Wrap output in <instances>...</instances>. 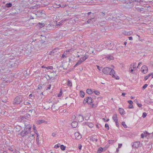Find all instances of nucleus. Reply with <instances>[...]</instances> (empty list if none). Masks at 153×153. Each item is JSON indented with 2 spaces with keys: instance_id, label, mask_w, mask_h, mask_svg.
<instances>
[{
  "instance_id": "f257e3e1",
  "label": "nucleus",
  "mask_w": 153,
  "mask_h": 153,
  "mask_svg": "<svg viewBox=\"0 0 153 153\" xmlns=\"http://www.w3.org/2000/svg\"><path fill=\"white\" fill-rule=\"evenodd\" d=\"M102 72L105 74L107 75H113L114 76V71L112 69L109 68H104L102 69Z\"/></svg>"
},
{
  "instance_id": "f03ea898",
  "label": "nucleus",
  "mask_w": 153,
  "mask_h": 153,
  "mask_svg": "<svg viewBox=\"0 0 153 153\" xmlns=\"http://www.w3.org/2000/svg\"><path fill=\"white\" fill-rule=\"evenodd\" d=\"M105 46L108 50H112L114 47V45L113 43L110 42L106 41L105 42Z\"/></svg>"
},
{
  "instance_id": "7ed1b4c3",
  "label": "nucleus",
  "mask_w": 153,
  "mask_h": 153,
  "mask_svg": "<svg viewBox=\"0 0 153 153\" xmlns=\"http://www.w3.org/2000/svg\"><path fill=\"white\" fill-rule=\"evenodd\" d=\"M88 56L87 55L85 54L84 56L81 58L77 62L76 64L74 66V67H75L81 64L83 61H85L86 59L88 58Z\"/></svg>"
},
{
  "instance_id": "20e7f679",
  "label": "nucleus",
  "mask_w": 153,
  "mask_h": 153,
  "mask_svg": "<svg viewBox=\"0 0 153 153\" xmlns=\"http://www.w3.org/2000/svg\"><path fill=\"white\" fill-rule=\"evenodd\" d=\"M22 101V98L21 96L17 97L13 101V104H19Z\"/></svg>"
},
{
  "instance_id": "39448f33",
  "label": "nucleus",
  "mask_w": 153,
  "mask_h": 153,
  "mask_svg": "<svg viewBox=\"0 0 153 153\" xmlns=\"http://www.w3.org/2000/svg\"><path fill=\"white\" fill-rule=\"evenodd\" d=\"M24 123L25 127V130H30V131H31V126L29 122L25 121L24 122Z\"/></svg>"
},
{
  "instance_id": "423d86ee",
  "label": "nucleus",
  "mask_w": 153,
  "mask_h": 153,
  "mask_svg": "<svg viewBox=\"0 0 153 153\" xmlns=\"http://www.w3.org/2000/svg\"><path fill=\"white\" fill-rule=\"evenodd\" d=\"M30 130H25L24 129V130L21 132L20 133V135L21 136L24 137L27 135L28 134L30 133Z\"/></svg>"
},
{
  "instance_id": "0eeeda50",
  "label": "nucleus",
  "mask_w": 153,
  "mask_h": 153,
  "mask_svg": "<svg viewBox=\"0 0 153 153\" xmlns=\"http://www.w3.org/2000/svg\"><path fill=\"white\" fill-rule=\"evenodd\" d=\"M140 145V142L139 141H136L134 142L132 145V146L133 148H138Z\"/></svg>"
},
{
  "instance_id": "6e6552de",
  "label": "nucleus",
  "mask_w": 153,
  "mask_h": 153,
  "mask_svg": "<svg viewBox=\"0 0 153 153\" xmlns=\"http://www.w3.org/2000/svg\"><path fill=\"white\" fill-rule=\"evenodd\" d=\"M75 136L77 139H80L82 137L81 135L79 132H77L75 133Z\"/></svg>"
},
{
  "instance_id": "1a4fd4ad",
  "label": "nucleus",
  "mask_w": 153,
  "mask_h": 153,
  "mask_svg": "<svg viewBox=\"0 0 153 153\" xmlns=\"http://www.w3.org/2000/svg\"><path fill=\"white\" fill-rule=\"evenodd\" d=\"M77 118L79 122H82L84 120L83 117L80 115L78 116Z\"/></svg>"
},
{
  "instance_id": "9d476101",
  "label": "nucleus",
  "mask_w": 153,
  "mask_h": 153,
  "mask_svg": "<svg viewBox=\"0 0 153 153\" xmlns=\"http://www.w3.org/2000/svg\"><path fill=\"white\" fill-rule=\"evenodd\" d=\"M71 125L73 128H75L77 126L78 123L76 121H74L71 123Z\"/></svg>"
},
{
  "instance_id": "9b49d317",
  "label": "nucleus",
  "mask_w": 153,
  "mask_h": 153,
  "mask_svg": "<svg viewBox=\"0 0 153 153\" xmlns=\"http://www.w3.org/2000/svg\"><path fill=\"white\" fill-rule=\"evenodd\" d=\"M133 32L131 31H124L123 32V34L126 36H129Z\"/></svg>"
},
{
  "instance_id": "f8f14e48",
  "label": "nucleus",
  "mask_w": 153,
  "mask_h": 153,
  "mask_svg": "<svg viewBox=\"0 0 153 153\" xmlns=\"http://www.w3.org/2000/svg\"><path fill=\"white\" fill-rule=\"evenodd\" d=\"M137 68H129V71L132 74L134 73V71L136 70Z\"/></svg>"
},
{
  "instance_id": "ddd939ff",
  "label": "nucleus",
  "mask_w": 153,
  "mask_h": 153,
  "mask_svg": "<svg viewBox=\"0 0 153 153\" xmlns=\"http://www.w3.org/2000/svg\"><path fill=\"white\" fill-rule=\"evenodd\" d=\"M112 118L113 119L114 122H117L118 121V119L117 118V114H115L113 115L112 117Z\"/></svg>"
},
{
  "instance_id": "4468645a",
  "label": "nucleus",
  "mask_w": 153,
  "mask_h": 153,
  "mask_svg": "<svg viewBox=\"0 0 153 153\" xmlns=\"http://www.w3.org/2000/svg\"><path fill=\"white\" fill-rule=\"evenodd\" d=\"M86 98L87 100V102H88V103H90L92 102V100L91 98L88 97H86Z\"/></svg>"
},
{
  "instance_id": "2eb2a0df",
  "label": "nucleus",
  "mask_w": 153,
  "mask_h": 153,
  "mask_svg": "<svg viewBox=\"0 0 153 153\" xmlns=\"http://www.w3.org/2000/svg\"><path fill=\"white\" fill-rule=\"evenodd\" d=\"M119 111L120 113L121 114H124V110L123 109L121 108H119Z\"/></svg>"
},
{
  "instance_id": "dca6fc26",
  "label": "nucleus",
  "mask_w": 153,
  "mask_h": 153,
  "mask_svg": "<svg viewBox=\"0 0 153 153\" xmlns=\"http://www.w3.org/2000/svg\"><path fill=\"white\" fill-rule=\"evenodd\" d=\"M127 4H128L130 7H133L134 5V3H132L129 1L128 2L126 3Z\"/></svg>"
},
{
  "instance_id": "f3484780",
  "label": "nucleus",
  "mask_w": 153,
  "mask_h": 153,
  "mask_svg": "<svg viewBox=\"0 0 153 153\" xmlns=\"http://www.w3.org/2000/svg\"><path fill=\"white\" fill-rule=\"evenodd\" d=\"M107 59L109 60H112L114 59V58L112 56L109 55L107 56Z\"/></svg>"
},
{
  "instance_id": "a211bd4d",
  "label": "nucleus",
  "mask_w": 153,
  "mask_h": 153,
  "mask_svg": "<svg viewBox=\"0 0 153 153\" xmlns=\"http://www.w3.org/2000/svg\"><path fill=\"white\" fill-rule=\"evenodd\" d=\"M45 121L44 120H39L37 121V123L38 124H41L42 123H44Z\"/></svg>"
},
{
  "instance_id": "6ab92c4d",
  "label": "nucleus",
  "mask_w": 153,
  "mask_h": 153,
  "mask_svg": "<svg viewBox=\"0 0 153 153\" xmlns=\"http://www.w3.org/2000/svg\"><path fill=\"white\" fill-rule=\"evenodd\" d=\"M87 93L89 94H91L93 93V91L90 89H88L86 90Z\"/></svg>"
},
{
  "instance_id": "aec40b11",
  "label": "nucleus",
  "mask_w": 153,
  "mask_h": 153,
  "mask_svg": "<svg viewBox=\"0 0 153 153\" xmlns=\"http://www.w3.org/2000/svg\"><path fill=\"white\" fill-rule=\"evenodd\" d=\"M103 151V149L102 147H100L99 148L97 151V153H101Z\"/></svg>"
},
{
  "instance_id": "412c9836",
  "label": "nucleus",
  "mask_w": 153,
  "mask_h": 153,
  "mask_svg": "<svg viewBox=\"0 0 153 153\" xmlns=\"http://www.w3.org/2000/svg\"><path fill=\"white\" fill-rule=\"evenodd\" d=\"M58 50V49H55L53 50L52 51L50 52V54L51 55H52L53 53H54L56 52V50Z\"/></svg>"
},
{
  "instance_id": "4be33fe9",
  "label": "nucleus",
  "mask_w": 153,
  "mask_h": 153,
  "mask_svg": "<svg viewBox=\"0 0 153 153\" xmlns=\"http://www.w3.org/2000/svg\"><path fill=\"white\" fill-rule=\"evenodd\" d=\"M85 94V93L83 91H80V96L82 97H84Z\"/></svg>"
},
{
  "instance_id": "5701e85b",
  "label": "nucleus",
  "mask_w": 153,
  "mask_h": 153,
  "mask_svg": "<svg viewBox=\"0 0 153 153\" xmlns=\"http://www.w3.org/2000/svg\"><path fill=\"white\" fill-rule=\"evenodd\" d=\"M12 6V4L11 3H7L5 5V6L7 7H11Z\"/></svg>"
},
{
  "instance_id": "b1692460",
  "label": "nucleus",
  "mask_w": 153,
  "mask_h": 153,
  "mask_svg": "<svg viewBox=\"0 0 153 153\" xmlns=\"http://www.w3.org/2000/svg\"><path fill=\"white\" fill-rule=\"evenodd\" d=\"M148 68H146V69L145 70L144 69H143L142 68H141V71H142V72L144 73L145 74L147 73V70H148Z\"/></svg>"
},
{
  "instance_id": "393cba45",
  "label": "nucleus",
  "mask_w": 153,
  "mask_h": 153,
  "mask_svg": "<svg viewBox=\"0 0 153 153\" xmlns=\"http://www.w3.org/2000/svg\"><path fill=\"white\" fill-rule=\"evenodd\" d=\"M60 148L62 150L64 151L65 150V148H66V147L65 146H64L63 145H60Z\"/></svg>"
},
{
  "instance_id": "a878e982",
  "label": "nucleus",
  "mask_w": 153,
  "mask_h": 153,
  "mask_svg": "<svg viewBox=\"0 0 153 153\" xmlns=\"http://www.w3.org/2000/svg\"><path fill=\"white\" fill-rule=\"evenodd\" d=\"M115 72H114V76H113V75H112V76L113 77L115 78L116 79H117V80L119 79H120L119 77L118 76H115Z\"/></svg>"
},
{
  "instance_id": "bb28decb",
  "label": "nucleus",
  "mask_w": 153,
  "mask_h": 153,
  "mask_svg": "<svg viewBox=\"0 0 153 153\" xmlns=\"http://www.w3.org/2000/svg\"><path fill=\"white\" fill-rule=\"evenodd\" d=\"M121 19H120L122 21L123 19H124L125 18H126V16L124 15H120V17H119Z\"/></svg>"
},
{
  "instance_id": "cd10ccee",
  "label": "nucleus",
  "mask_w": 153,
  "mask_h": 153,
  "mask_svg": "<svg viewBox=\"0 0 153 153\" xmlns=\"http://www.w3.org/2000/svg\"><path fill=\"white\" fill-rule=\"evenodd\" d=\"M38 25L40 27H42L44 26L45 24L44 23H39L38 24Z\"/></svg>"
},
{
  "instance_id": "c85d7f7f",
  "label": "nucleus",
  "mask_w": 153,
  "mask_h": 153,
  "mask_svg": "<svg viewBox=\"0 0 153 153\" xmlns=\"http://www.w3.org/2000/svg\"><path fill=\"white\" fill-rule=\"evenodd\" d=\"M88 126L90 128H92L94 126L93 124L91 123H89L88 124Z\"/></svg>"
},
{
  "instance_id": "c756f323",
  "label": "nucleus",
  "mask_w": 153,
  "mask_h": 153,
  "mask_svg": "<svg viewBox=\"0 0 153 153\" xmlns=\"http://www.w3.org/2000/svg\"><path fill=\"white\" fill-rule=\"evenodd\" d=\"M99 47L101 48H103V49H105V48H106V47H105V42L103 44H102V45H100L99 46Z\"/></svg>"
},
{
  "instance_id": "7c9ffc66",
  "label": "nucleus",
  "mask_w": 153,
  "mask_h": 153,
  "mask_svg": "<svg viewBox=\"0 0 153 153\" xmlns=\"http://www.w3.org/2000/svg\"><path fill=\"white\" fill-rule=\"evenodd\" d=\"M67 85L68 86H71L72 85V83L69 80H68Z\"/></svg>"
},
{
  "instance_id": "2f4dec72",
  "label": "nucleus",
  "mask_w": 153,
  "mask_h": 153,
  "mask_svg": "<svg viewBox=\"0 0 153 153\" xmlns=\"http://www.w3.org/2000/svg\"><path fill=\"white\" fill-rule=\"evenodd\" d=\"M117 1H119L123 3H126L127 2V0H117Z\"/></svg>"
},
{
  "instance_id": "473e14b6",
  "label": "nucleus",
  "mask_w": 153,
  "mask_h": 153,
  "mask_svg": "<svg viewBox=\"0 0 153 153\" xmlns=\"http://www.w3.org/2000/svg\"><path fill=\"white\" fill-rule=\"evenodd\" d=\"M122 125L125 128H127V126L125 124V123L124 122H123L122 123Z\"/></svg>"
},
{
  "instance_id": "72a5a7b5",
  "label": "nucleus",
  "mask_w": 153,
  "mask_h": 153,
  "mask_svg": "<svg viewBox=\"0 0 153 153\" xmlns=\"http://www.w3.org/2000/svg\"><path fill=\"white\" fill-rule=\"evenodd\" d=\"M151 75L150 74H149L147 76H146L144 77V79L145 80H146Z\"/></svg>"
},
{
  "instance_id": "f704fd0d",
  "label": "nucleus",
  "mask_w": 153,
  "mask_h": 153,
  "mask_svg": "<svg viewBox=\"0 0 153 153\" xmlns=\"http://www.w3.org/2000/svg\"><path fill=\"white\" fill-rule=\"evenodd\" d=\"M94 19V18H92L91 19H88V20L87 21V23H90L92 22L93 21L92 20Z\"/></svg>"
},
{
  "instance_id": "c9c22d12",
  "label": "nucleus",
  "mask_w": 153,
  "mask_h": 153,
  "mask_svg": "<svg viewBox=\"0 0 153 153\" xmlns=\"http://www.w3.org/2000/svg\"><path fill=\"white\" fill-rule=\"evenodd\" d=\"M60 145V144L58 143V144H57L56 145L54 146V148H55L56 149H57V148H58L59 147Z\"/></svg>"
},
{
  "instance_id": "e433bc0d",
  "label": "nucleus",
  "mask_w": 153,
  "mask_h": 153,
  "mask_svg": "<svg viewBox=\"0 0 153 153\" xmlns=\"http://www.w3.org/2000/svg\"><path fill=\"white\" fill-rule=\"evenodd\" d=\"M36 140L37 143L39 144V137L38 134H37V136L36 138Z\"/></svg>"
},
{
  "instance_id": "4c0bfd02",
  "label": "nucleus",
  "mask_w": 153,
  "mask_h": 153,
  "mask_svg": "<svg viewBox=\"0 0 153 153\" xmlns=\"http://www.w3.org/2000/svg\"><path fill=\"white\" fill-rule=\"evenodd\" d=\"M62 94V90H60L59 92V94L58 95V97H61Z\"/></svg>"
},
{
  "instance_id": "58836bf2",
  "label": "nucleus",
  "mask_w": 153,
  "mask_h": 153,
  "mask_svg": "<svg viewBox=\"0 0 153 153\" xmlns=\"http://www.w3.org/2000/svg\"><path fill=\"white\" fill-rule=\"evenodd\" d=\"M94 92L97 95H99L100 94V92L97 91H94Z\"/></svg>"
},
{
  "instance_id": "ea45409f",
  "label": "nucleus",
  "mask_w": 153,
  "mask_h": 153,
  "mask_svg": "<svg viewBox=\"0 0 153 153\" xmlns=\"http://www.w3.org/2000/svg\"><path fill=\"white\" fill-rule=\"evenodd\" d=\"M67 52H68L67 51L64 52V54L62 55V58H64L65 57H66V56H65V54L66 55V53Z\"/></svg>"
},
{
  "instance_id": "a19ab883",
  "label": "nucleus",
  "mask_w": 153,
  "mask_h": 153,
  "mask_svg": "<svg viewBox=\"0 0 153 153\" xmlns=\"http://www.w3.org/2000/svg\"><path fill=\"white\" fill-rule=\"evenodd\" d=\"M41 36L42 37V40H43L44 41L43 42H45V41H44L46 37L44 36H42V35H41Z\"/></svg>"
},
{
  "instance_id": "79ce46f5",
  "label": "nucleus",
  "mask_w": 153,
  "mask_h": 153,
  "mask_svg": "<svg viewBox=\"0 0 153 153\" xmlns=\"http://www.w3.org/2000/svg\"><path fill=\"white\" fill-rule=\"evenodd\" d=\"M146 115H147L146 113L145 112H144V113H143V114L142 117L143 118H145L146 117Z\"/></svg>"
},
{
  "instance_id": "37998d69",
  "label": "nucleus",
  "mask_w": 153,
  "mask_h": 153,
  "mask_svg": "<svg viewBox=\"0 0 153 153\" xmlns=\"http://www.w3.org/2000/svg\"><path fill=\"white\" fill-rule=\"evenodd\" d=\"M105 127L107 128L108 129H109V127L108 124H106L105 125Z\"/></svg>"
},
{
  "instance_id": "c03bdc74",
  "label": "nucleus",
  "mask_w": 153,
  "mask_h": 153,
  "mask_svg": "<svg viewBox=\"0 0 153 153\" xmlns=\"http://www.w3.org/2000/svg\"><path fill=\"white\" fill-rule=\"evenodd\" d=\"M30 115L29 114H26V116L25 117V119H26V117H27V118H30Z\"/></svg>"
},
{
  "instance_id": "a18cd8bd",
  "label": "nucleus",
  "mask_w": 153,
  "mask_h": 153,
  "mask_svg": "<svg viewBox=\"0 0 153 153\" xmlns=\"http://www.w3.org/2000/svg\"><path fill=\"white\" fill-rule=\"evenodd\" d=\"M148 86V85L147 84H145L143 86V89H145L147 86Z\"/></svg>"
},
{
  "instance_id": "49530a36",
  "label": "nucleus",
  "mask_w": 153,
  "mask_h": 153,
  "mask_svg": "<svg viewBox=\"0 0 153 153\" xmlns=\"http://www.w3.org/2000/svg\"><path fill=\"white\" fill-rule=\"evenodd\" d=\"M100 15L101 16H105V13H104L103 12H101L100 13Z\"/></svg>"
},
{
  "instance_id": "de8ad7c7",
  "label": "nucleus",
  "mask_w": 153,
  "mask_h": 153,
  "mask_svg": "<svg viewBox=\"0 0 153 153\" xmlns=\"http://www.w3.org/2000/svg\"><path fill=\"white\" fill-rule=\"evenodd\" d=\"M87 100L86 98V99H85L83 101V103H84V104H86V103H88V102H87Z\"/></svg>"
},
{
  "instance_id": "09e8293b",
  "label": "nucleus",
  "mask_w": 153,
  "mask_h": 153,
  "mask_svg": "<svg viewBox=\"0 0 153 153\" xmlns=\"http://www.w3.org/2000/svg\"><path fill=\"white\" fill-rule=\"evenodd\" d=\"M128 102L130 105L132 104L133 103V102L131 100H128Z\"/></svg>"
},
{
  "instance_id": "8fccbe9b",
  "label": "nucleus",
  "mask_w": 153,
  "mask_h": 153,
  "mask_svg": "<svg viewBox=\"0 0 153 153\" xmlns=\"http://www.w3.org/2000/svg\"><path fill=\"white\" fill-rule=\"evenodd\" d=\"M133 108V105H132V104H130V105L128 106V108Z\"/></svg>"
},
{
  "instance_id": "3c124183",
  "label": "nucleus",
  "mask_w": 153,
  "mask_h": 153,
  "mask_svg": "<svg viewBox=\"0 0 153 153\" xmlns=\"http://www.w3.org/2000/svg\"><path fill=\"white\" fill-rule=\"evenodd\" d=\"M2 79H3V81H5L6 79V76L5 75L3 76Z\"/></svg>"
},
{
  "instance_id": "603ef678",
  "label": "nucleus",
  "mask_w": 153,
  "mask_h": 153,
  "mask_svg": "<svg viewBox=\"0 0 153 153\" xmlns=\"http://www.w3.org/2000/svg\"><path fill=\"white\" fill-rule=\"evenodd\" d=\"M82 145L80 144H79V146H78V148H79V149L80 150L81 149V148H82Z\"/></svg>"
},
{
  "instance_id": "864d4df0",
  "label": "nucleus",
  "mask_w": 153,
  "mask_h": 153,
  "mask_svg": "<svg viewBox=\"0 0 153 153\" xmlns=\"http://www.w3.org/2000/svg\"><path fill=\"white\" fill-rule=\"evenodd\" d=\"M114 140H109V143H114Z\"/></svg>"
},
{
  "instance_id": "5fc2aeb1",
  "label": "nucleus",
  "mask_w": 153,
  "mask_h": 153,
  "mask_svg": "<svg viewBox=\"0 0 153 153\" xmlns=\"http://www.w3.org/2000/svg\"><path fill=\"white\" fill-rule=\"evenodd\" d=\"M122 144L119 143L118 144V148H120L122 146Z\"/></svg>"
},
{
  "instance_id": "6e6d98bb",
  "label": "nucleus",
  "mask_w": 153,
  "mask_h": 153,
  "mask_svg": "<svg viewBox=\"0 0 153 153\" xmlns=\"http://www.w3.org/2000/svg\"><path fill=\"white\" fill-rule=\"evenodd\" d=\"M135 0H129V1L132 3H134L135 2Z\"/></svg>"
},
{
  "instance_id": "4d7b16f0",
  "label": "nucleus",
  "mask_w": 153,
  "mask_h": 153,
  "mask_svg": "<svg viewBox=\"0 0 153 153\" xmlns=\"http://www.w3.org/2000/svg\"><path fill=\"white\" fill-rule=\"evenodd\" d=\"M25 118V117H23V116H20V120H23L24 119V118Z\"/></svg>"
},
{
  "instance_id": "13d9d810",
  "label": "nucleus",
  "mask_w": 153,
  "mask_h": 153,
  "mask_svg": "<svg viewBox=\"0 0 153 153\" xmlns=\"http://www.w3.org/2000/svg\"><path fill=\"white\" fill-rule=\"evenodd\" d=\"M137 105L139 107H141L142 106V105L141 104L137 103Z\"/></svg>"
},
{
  "instance_id": "bf43d9fd",
  "label": "nucleus",
  "mask_w": 153,
  "mask_h": 153,
  "mask_svg": "<svg viewBox=\"0 0 153 153\" xmlns=\"http://www.w3.org/2000/svg\"><path fill=\"white\" fill-rule=\"evenodd\" d=\"M62 22L61 21L59 22L58 23V25H57V26H58V25L60 26V25H62Z\"/></svg>"
},
{
  "instance_id": "052dcab7",
  "label": "nucleus",
  "mask_w": 153,
  "mask_h": 153,
  "mask_svg": "<svg viewBox=\"0 0 153 153\" xmlns=\"http://www.w3.org/2000/svg\"><path fill=\"white\" fill-rule=\"evenodd\" d=\"M51 85L49 84L48 85V88L47 89H46V90H47L48 89H50L51 88Z\"/></svg>"
},
{
  "instance_id": "680f3d73",
  "label": "nucleus",
  "mask_w": 153,
  "mask_h": 153,
  "mask_svg": "<svg viewBox=\"0 0 153 153\" xmlns=\"http://www.w3.org/2000/svg\"><path fill=\"white\" fill-rule=\"evenodd\" d=\"M141 138H143L144 137V134L143 133H142L141 135Z\"/></svg>"
},
{
  "instance_id": "e2e57ef3",
  "label": "nucleus",
  "mask_w": 153,
  "mask_h": 153,
  "mask_svg": "<svg viewBox=\"0 0 153 153\" xmlns=\"http://www.w3.org/2000/svg\"><path fill=\"white\" fill-rule=\"evenodd\" d=\"M133 67H136V63H133Z\"/></svg>"
},
{
  "instance_id": "0e129e2a",
  "label": "nucleus",
  "mask_w": 153,
  "mask_h": 153,
  "mask_svg": "<svg viewBox=\"0 0 153 153\" xmlns=\"http://www.w3.org/2000/svg\"><path fill=\"white\" fill-rule=\"evenodd\" d=\"M72 119H75L76 118V117L75 116V115H74L72 116Z\"/></svg>"
},
{
  "instance_id": "69168bd1",
  "label": "nucleus",
  "mask_w": 153,
  "mask_h": 153,
  "mask_svg": "<svg viewBox=\"0 0 153 153\" xmlns=\"http://www.w3.org/2000/svg\"><path fill=\"white\" fill-rule=\"evenodd\" d=\"M42 86H41V85H39L38 86V88L39 89H41L42 88Z\"/></svg>"
},
{
  "instance_id": "338daca9",
  "label": "nucleus",
  "mask_w": 153,
  "mask_h": 153,
  "mask_svg": "<svg viewBox=\"0 0 153 153\" xmlns=\"http://www.w3.org/2000/svg\"><path fill=\"white\" fill-rule=\"evenodd\" d=\"M25 104L26 105H28L30 104V103L29 102H26V103Z\"/></svg>"
},
{
  "instance_id": "774afa93",
  "label": "nucleus",
  "mask_w": 153,
  "mask_h": 153,
  "mask_svg": "<svg viewBox=\"0 0 153 153\" xmlns=\"http://www.w3.org/2000/svg\"><path fill=\"white\" fill-rule=\"evenodd\" d=\"M143 9H144V8H140L139 10L140 11H143Z\"/></svg>"
}]
</instances>
